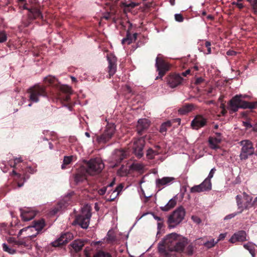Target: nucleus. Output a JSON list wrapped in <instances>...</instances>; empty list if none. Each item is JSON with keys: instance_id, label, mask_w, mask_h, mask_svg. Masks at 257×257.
<instances>
[{"instance_id": "35", "label": "nucleus", "mask_w": 257, "mask_h": 257, "mask_svg": "<svg viewBox=\"0 0 257 257\" xmlns=\"http://www.w3.org/2000/svg\"><path fill=\"white\" fill-rule=\"evenodd\" d=\"M94 257H111V255L108 252L100 250L95 254Z\"/></svg>"}, {"instance_id": "23", "label": "nucleus", "mask_w": 257, "mask_h": 257, "mask_svg": "<svg viewBox=\"0 0 257 257\" xmlns=\"http://www.w3.org/2000/svg\"><path fill=\"white\" fill-rule=\"evenodd\" d=\"M195 107L192 103H185L178 109V112L181 115H185L194 109Z\"/></svg>"}, {"instance_id": "17", "label": "nucleus", "mask_w": 257, "mask_h": 257, "mask_svg": "<svg viewBox=\"0 0 257 257\" xmlns=\"http://www.w3.org/2000/svg\"><path fill=\"white\" fill-rule=\"evenodd\" d=\"M107 59L108 62V73L110 78L116 72L117 58L116 57L111 55L107 56Z\"/></svg>"}, {"instance_id": "39", "label": "nucleus", "mask_w": 257, "mask_h": 257, "mask_svg": "<svg viewBox=\"0 0 257 257\" xmlns=\"http://www.w3.org/2000/svg\"><path fill=\"white\" fill-rule=\"evenodd\" d=\"M131 168L134 170L141 171L143 169V166L140 163H134L132 165Z\"/></svg>"}, {"instance_id": "24", "label": "nucleus", "mask_w": 257, "mask_h": 257, "mask_svg": "<svg viewBox=\"0 0 257 257\" xmlns=\"http://www.w3.org/2000/svg\"><path fill=\"white\" fill-rule=\"evenodd\" d=\"M176 203H177L176 198L175 197L171 199L169 201L168 203L167 204H166L165 206H161V209L164 211H167L170 210L171 209H172V208H173L174 207H175V206L176 205Z\"/></svg>"}, {"instance_id": "28", "label": "nucleus", "mask_w": 257, "mask_h": 257, "mask_svg": "<svg viewBox=\"0 0 257 257\" xmlns=\"http://www.w3.org/2000/svg\"><path fill=\"white\" fill-rule=\"evenodd\" d=\"M174 180L173 177H163L162 179H159L156 180V184L158 186H163L169 184Z\"/></svg>"}, {"instance_id": "60", "label": "nucleus", "mask_w": 257, "mask_h": 257, "mask_svg": "<svg viewBox=\"0 0 257 257\" xmlns=\"http://www.w3.org/2000/svg\"><path fill=\"white\" fill-rule=\"evenodd\" d=\"M239 10H241L244 8V5L242 3H240L239 2L237 4L236 6Z\"/></svg>"}, {"instance_id": "26", "label": "nucleus", "mask_w": 257, "mask_h": 257, "mask_svg": "<svg viewBox=\"0 0 257 257\" xmlns=\"http://www.w3.org/2000/svg\"><path fill=\"white\" fill-rule=\"evenodd\" d=\"M45 225L44 221L43 219L40 220L34 223V225L32 226H29L27 228L31 229L32 230L35 229L37 231V234L39 231H41L44 227Z\"/></svg>"}, {"instance_id": "2", "label": "nucleus", "mask_w": 257, "mask_h": 257, "mask_svg": "<svg viewBox=\"0 0 257 257\" xmlns=\"http://www.w3.org/2000/svg\"><path fill=\"white\" fill-rule=\"evenodd\" d=\"M85 164L80 168L75 175V181L78 183L86 179V174L95 175L100 173L104 167L103 162H85Z\"/></svg>"}, {"instance_id": "52", "label": "nucleus", "mask_w": 257, "mask_h": 257, "mask_svg": "<svg viewBox=\"0 0 257 257\" xmlns=\"http://www.w3.org/2000/svg\"><path fill=\"white\" fill-rule=\"evenodd\" d=\"M225 236L226 233H221L220 234H219L218 238L216 241H217L218 242L219 240L223 239L225 237Z\"/></svg>"}, {"instance_id": "8", "label": "nucleus", "mask_w": 257, "mask_h": 257, "mask_svg": "<svg viewBox=\"0 0 257 257\" xmlns=\"http://www.w3.org/2000/svg\"><path fill=\"white\" fill-rule=\"evenodd\" d=\"M20 7L23 10L28 11L27 16L30 21L37 19H43V15L38 6L32 5L29 7V4L26 1L23 4L20 5Z\"/></svg>"}, {"instance_id": "38", "label": "nucleus", "mask_w": 257, "mask_h": 257, "mask_svg": "<svg viewBox=\"0 0 257 257\" xmlns=\"http://www.w3.org/2000/svg\"><path fill=\"white\" fill-rule=\"evenodd\" d=\"M3 247L4 251L8 252V253L11 254H13L16 252L15 249L12 248H10L6 243H3Z\"/></svg>"}, {"instance_id": "37", "label": "nucleus", "mask_w": 257, "mask_h": 257, "mask_svg": "<svg viewBox=\"0 0 257 257\" xmlns=\"http://www.w3.org/2000/svg\"><path fill=\"white\" fill-rule=\"evenodd\" d=\"M217 243V241H216L214 239H212L209 241H207L206 242H204L203 244L208 248H210L213 247Z\"/></svg>"}, {"instance_id": "61", "label": "nucleus", "mask_w": 257, "mask_h": 257, "mask_svg": "<svg viewBox=\"0 0 257 257\" xmlns=\"http://www.w3.org/2000/svg\"><path fill=\"white\" fill-rule=\"evenodd\" d=\"M190 71H191V70L190 69H188L186 71H185L184 72H183L182 75L184 76H186L187 75L190 74Z\"/></svg>"}, {"instance_id": "50", "label": "nucleus", "mask_w": 257, "mask_h": 257, "mask_svg": "<svg viewBox=\"0 0 257 257\" xmlns=\"http://www.w3.org/2000/svg\"><path fill=\"white\" fill-rule=\"evenodd\" d=\"M106 191V187H103L101 189L99 190L98 193L100 195H102L105 193Z\"/></svg>"}, {"instance_id": "29", "label": "nucleus", "mask_w": 257, "mask_h": 257, "mask_svg": "<svg viewBox=\"0 0 257 257\" xmlns=\"http://www.w3.org/2000/svg\"><path fill=\"white\" fill-rule=\"evenodd\" d=\"M172 126V122L170 120H168L163 122L160 126V132L162 134L165 135L168 129L170 128Z\"/></svg>"}, {"instance_id": "59", "label": "nucleus", "mask_w": 257, "mask_h": 257, "mask_svg": "<svg viewBox=\"0 0 257 257\" xmlns=\"http://www.w3.org/2000/svg\"><path fill=\"white\" fill-rule=\"evenodd\" d=\"M153 216L154 219H155L156 220H157L158 222H161L163 221V219L160 217L157 216L153 214Z\"/></svg>"}, {"instance_id": "16", "label": "nucleus", "mask_w": 257, "mask_h": 257, "mask_svg": "<svg viewBox=\"0 0 257 257\" xmlns=\"http://www.w3.org/2000/svg\"><path fill=\"white\" fill-rule=\"evenodd\" d=\"M150 125V121L147 119H140L138 121V123L136 126L137 133L140 136L142 135L147 131Z\"/></svg>"}, {"instance_id": "13", "label": "nucleus", "mask_w": 257, "mask_h": 257, "mask_svg": "<svg viewBox=\"0 0 257 257\" xmlns=\"http://www.w3.org/2000/svg\"><path fill=\"white\" fill-rule=\"evenodd\" d=\"M183 78L179 74L171 73L166 77L167 84L172 88H175L180 85Z\"/></svg>"}, {"instance_id": "11", "label": "nucleus", "mask_w": 257, "mask_h": 257, "mask_svg": "<svg viewBox=\"0 0 257 257\" xmlns=\"http://www.w3.org/2000/svg\"><path fill=\"white\" fill-rule=\"evenodd\" d=\"M236 199L237 205L239 208H244L246 209L253 206L252 198L245 193H243L242 198L241 196L237 195Z\"/></svg>"}, {"instance_id": "53", "label": "nucleus", "mask_w": 257, "mask_h": 257, "mask_svg": "<svg viewBox=\"0 0 257 257\" xmlns=\"http://www.w3.org/2000/svg\"><path fill=\"white\" fill-rule=\"evenodd\" d=\"M157 225H158V229L159 230L157 232V234H158V233H159V231H160L159 230L162 228V227L163 226V221H161V222H158Z\"/></svg>"}, {"instance_id": "19", "label": "nucleus", "mask_w": 257, "mask_h": 257, "mask_svg": "<svg viewBox=\"0 0 257 257\" xmlns=\"http://www.w3.org/2000/svg\"><path fill=\"white\" fill-rule=\"evenodd\" d=\"M130 152L128 149H116L113 154L114 161H122L127 159L129 156Z\"/></svg>"}, {"instance_id": "36", "label": "nucleus", "mask_w": 257, "mask_h": 257, "mask_svg": "<svg viewBox=\"0 0 257 257\" xmlns=\"http://www.w3.org/2000/svg\"><path fill=\"white\" fill-rule=\"evenodd\" d=\"M8 36L6 32L5 31H0V43H3L7 41Z\"/></svg>"}, {"instance_id": "3", "label": "nucleus", "mask_w": 257, "mask_h": 257, "mask_svg": "<svg viewBox=\"0 0 257 257\" xmlns=\"http://www.w3.org/2000/svg\"><path fill=\"white\" fill-rule=\"evenodd\" d=\"M243 98H245V96L241 94L236 95L229 101L227 109L230 113L237 111L239 108L254 109L257 107V101L248 102L243 100Z\"/></svg>"}, {"instance_id": "56", "label": "nucleus", "mask_w": 257, "mask_h": 257, "mask_svg": "<svg viewBox=\"0 0 257 257\" xmlns=\"http://www.w3.org/2000/svg\"><path fill=\"white\" fill-rule=\"evenodd\" d=\"M59 210V208L58 207H56V208H54L51 211V214L52 215H54L56 213H57L58 211Z\"/></svg>"}, {"instance_id": "55", "label": "nucleus", "mask_w": 257, "mask_h": 257, "mask_svg": "<svg viewBox=\"0 0 257 257\" xmlns=\"http://www.w3.org/2000/svg\"><path fill=\"white\" fill-rule=\"evenodd\" d=\"M73 160V156H65L64 158V161H72Z\"/></svg>"}, {"instance_id": "33", "label": "nucleus", "mask_w": 257, "mask_h": 257, "mask_svg": "<svg viewBox=\"0 0 257 257\" xmlns=\"http://www.w3.org/2000/svg\"><path fill=\"white\" fill-rule=\"evenodd\" d=\"M201 184H203L202 188L205 189L204 191L210 190L211 189V183L209 179H205Z\"/></svg>"}, {"instance_id": "21", "label": "nucleus", "mask_w": 257, "mask_h": 257, "mask_svg": "<svg viewBox=\"0 0 257 257\" xmlns=\"http://www.w3.org/2000/svg\"><path fill=\"white\" fill-rule=\"evenodd\" d=\"M187 244V239L180 236L174 245L172 251L182 252L184 250L185 246Z\"/></svg>"}, {"instance_id": "58", "label": "nucleus", "mask_w": 257, "mask_h": 257, "mask_svg": "<svg viewBox=\"0 0 257 257\" xmlns=\"http://www.w3.org/2000/svg\"><path fill=\"white\" fill-rule=\"evenodd\" d=\"M71 162H64V163L62 165L61 168L62 169H64L66 166L69 165Z\"/></svg>"}, {"instance_id": "27", "label": "nucleus", "mask_w": 257, "mask_h": 257, "mask_svg": "<svg viewBox=\"0 0 257 257\" xmlns=\"http://www.w3.org/2000/svg\"><path fill=\"white\" fill-rule=\"evenodd\" d=\"M84 245V241L80 239L75 240L71 244L72 248L76 252L81 250Z\"/></svg>"}, {"instance_id": "46", "label": "nucleus", "mask_w": 257, "mask_h": 257, "mask_svg": "<svg viewBox=\"0 0 257 257\" xmlns=\"http://www.w3.org/2000/svg\"><path fill=\"white\" fill-rule=\"evenodd\" d=\"M252 7L254 13L257 15V0H253L252 4Z\"/></svg>"}, {"instance_id": "49", "label": "nucleus", "mask_w": 257, "mask_h": 257, "mask_svg": "<svg viewBox=\"0 0 257 257\" xmlns=\"http://www.w3.org/2000/svg\"><path fill=\"white\" fill-rule=\"evenodd\" d=\"M237 54L236 52L233 51V50H228L227 52H226V54L228 55V56H235Z\"/></svg>"}, {"instance_id": "31", "label": "nucleus", "mask_w": 257, "mask_h": 257, "mask_svg": "<svg viewBox=\"0 0 257 257\" xmlns=\"http://www.w3.org/2000/svg\"><path fill=\"white\" fill-rule=\"evenodd\" d=\"M208 142L210 147L212 149H215L218 147L217 144L221 142V139L218 138H214L212 137H210L209 138Z\"/></svg>"}, {"instance_id": "47", "label": "nucleus", "mask_w": 257, "mask_h": 257, "mask_svg": "<svg viewBox=\"0 0 257 257\" xmlns=\"http://www.w3.org/2000/svg\"><path fill=\"white\" fill-rule=\"evenodd\" d=\"M215 169L214 168H212L209 172V174L208 176V177L206 179H210L213 177L214 173L215 172Z\"/></svg>"}, {"instance_id": "32", "label": "nucleus", "mask_w": 257, "mask_h": 257, "mask_svg": "<svg viewBox=\"0 0 257 257\" xmlns=\"http://www.w3.org/2000/svg\"><path fill=\"white\" fill-rule=\"evenodd\" d=\"M255 244L251 242H248L247 243L243 244V247L249 251L252 257H254L255 256Z\"/></svg>"}, {"instance_id": "25", "label": "nucleus", "mask_w": 257, "mask_h": 257, "mask_svg": "<svg viewBox=\"0 0 257 257\" xmlns=\"http://www.w3.org/2000/svg\"><path fill=\"white\" fill-rule=\"evenodd\" d=\"M66 238L64 233H62L60 237L52 243V245L56 247L67 243L68 241Z\"/></svg>"}, {"instance_id": "18", "label": "nucleus", "mask_w": 257, "mask_h": 257, "mask_svg": "<svg viewBox=\"0 0 257 257\" xmlns=\"http://www.w3.org/2000/svg\"><path fill=\"white\" fill-rule=\"evenodd\" d=\"M21 216L25 221H28L32 219L36 215L35 212L31 208H21Z\"/></svg>"}, {"instance_id": "43", "label": "nucleus", "mask_w": 257, "mask_h": 257, "mask_svg": "<svg viewBox=\"0 0 257 257\" xmlns=\"http://www.w3.org/2000/svg\"><path fill=\"white\" fill-rule=\"evenodd\" d=\"M175 18L176 21L179 22H182L184 20V18L181 14H176L175 15Z\"/></svg>"}, {"instance_id": "7", "label": "nucleus", "mask_w": 257, "mask_h": 257, "mask_svg": "<svg viewBox=\"0 0 257 257\" xmlns=\"http://www.w3.org/2000/svg\"><path fill=\"white\" fill-rule=\"evenodd\" d=\"M91 216L90 208L87 205L82 208L81 214L76 217L73 223L77 224L82 228L86 229L89 226Z\"/></svg>"}, {"instance_id": "6", "label": "nucleus", "mask_w": 257, "mask_h": 257, "mask_svg": "<svg viewBox=\"0 0 257 257\" xmlns=\"http://www.w3.org/2000/svg\"><path fill=\"white\" fill-rule=\"evenodd\" d=\"M153 135L146 136L145 138L141 137L135 139L132 146L133 153L138 159H140L144 156V147L145 145V139L151 141ZM151 143V141H150Z\"/></svg>"}, {"instance_id": "63", "label": "nucleus", "mask_w": 257, "mask_h": 257, "mask_svg": "<svg viewBox=\"0 0 257 257\" xmlns=\"http://www.w3.org/2000/svg\"><path fill=\"white\" fill-rule=\"evenodd\" d=\"M252 131L257 132V123L252 125Z\"/></svg>"}, {"instance_id": "62", "label": "nucleus", "mask_w": 257, "mask_h": 257, "mask_svg": "<svg viewBox=\"0 0 257 257\" xmlns=\"http://www.w3.org/2000/svg\"><path fill=\"white\" fill-rule=\"evenodd\" d=\"M117 196V195H116V193H113V192H112L111 195H110V199L111 200H113Z\"/></svg>"}, {"instance_id": "41", "label": "nucleus", "mask_w": 257, "mask_h": 257, "mask_svg": "<svg viewBox=\"0 0 257 257\" xmlns=\"http://www.w3.org/2000/svg\"><path fill=\"white\" fill-rule=\"evenodd\" d=\"M123 186L122 184H119L115 189L113 191V193H116V195H118L119 193L122 191Z\"/></svg>"}, {"instance_id": "48", "label": "nucleus", "mask_w": 257, "mask_h": 257, "mask_svg": "<svg viewBox=\"0 0 257 257\" xmlns=\"http://www.w3.org/2000/svg\"><path fill=\"white\" fill-rule=\"evenodd\" d=\"M243 123L246 128H252V125L248 121H243Z\"/></svg>"}, {"instance_id": "22", "label": "nucleus", "mask_w": 257, "mask_h": 257, "mask_svg": "<svg viewBox=\"0 0 257 257\" xmlns=\"http://www.w3.org/2000/svg\"><path fill=\"white\" fill-rule=\"evenodd\" d=\"M246 240V232L241 230L235 233L230 238L229 241L231 243H235L236 241H243Z\"/></svg>"}, {"instance_id": "10", "label": "nucleus", "mask_w": 257, "mask_h": 257, "mask_svg": "<svg viewBox=\"0 0 257 257\" xmlns=\"http://www.w3.org/2000/svg\"><path fill=\"white\" fill-rule=\"evenodd\" d=\"M240 145L242 146L241 152L240 154V157L241 160L247 159L248 156L254 155L256 157L253 158L254 159H257V152L253 154L254 148L251 141L249 140H243L240 142Z\"/></svg>"}, {"instance_id": "51", "label": "nucleus", "mask_w": 257, "mask_h": 257, "mask_svg": "<svg viewBox=\"0 0 257 257\" xmlns=\"http://www.w3.org/2000/svg\"><path fill=\"white\" fill-rule=\"evenodd\" d=\"M204 81V79L202 77H198L196 79L195 83L196 84H200Z\"/></svg>"}, {"instance_id": "34", "label": "nucleus", "mask_w": 257, "mask_h": 257, "mask_svg": "<svg viewBox=\"0 0 257 257\" xmlns=\"http://www.w3.org/2000/svg\"><path fill=\"white\" fill-rule=\"evenodd\" d=\"M203 184H199L198 185H195L190 188V192L195 193H199L201 192H204V189H203L202 187Z\"/></svg>"}, {"instance_id": "1", "label": "nucleus", "mask_w": 257, "mask_h": 257, "mask_svg": "<svg viewBox=\"0 0 257 257\" xmlns=\"http://www.w3.org/2000/svg\"><path fill=\"white\" fill-rule=\"evenodd\" d=\"M44 81L45 85L36 84L28 89L30 101L37 103L39 101L40 97H46L53 102L58 99L64 102H68L70 100L71 87L57 84L56 78L51 76L45 77Z\"/></svg>"}, {"instance_id": "15", "label": "nucleus", "mask_w": 257, "mask_h": 257, "mask_svg": "<svg viewBox=\"0 0 257 257\" xmlns=\"http://www.w3.org/2000/svg\"><path fill=\"white\" fill-rule=\"evenodd\" d=\"M207 119L202 115H197L191 121V126L194 130H198L206 125Z\"/></svg>"}, {"instance_id": "40", "label": "nucleus", "mask_w": 257, "mask_h": 257, "mask_svg": "<svg viewBox=\"0 0 257 257\" xmlns=\"http://www.w3.org/2000/svg\"><path fill=\"white\" fill-rule=\"evenodd\" d=\"M193 246L192 245H189L186 249V253H187L189 255H191L193 253Z\"/></svg>"}, {"instance_id": "5", "label": "nucleus", "mask_w": 257, "mask_h": 257, "mask_svg": "<svg viewBox=\"0 0 257 257\" xmlns=\"http://www.w3.org/2000/svg\"><path fill=\"white\" fill-rule=\"evenodd\" d=\"M185 214V209L183 206H180L176 208L168 217L169 228H173L179 224L184 219Z\"/></svg>"}, {"instance_id": "4", "label": "nucleus", "mask_w": 257, "mask_h": 257, "mask_svg": "<svg viewBox=\"0 0 257 257\" xmlns=\"http://www.w3.org/2000/svg\"><path fill=\"white\" fill-rule=\"evenodd\" d=\"M180 235L172 233L167 235L158 244V251L162 254L167 256L169 251H172L174 245Z\"/></svg>"}, {"instance_id": "14", "label": "nucleus", "mask_w": 257, "mask_h": 257, "mask_svg": "<svg viewBox=\"0 0 257 257\" xmlns=\"http://www.w3.org/2000/svg\"><path fill=\"white\" fill-rule=\"evenodd\" d=\"M132 26V24L129 23V27L126 31V37L121 40V44L122 45H130L131 44L135 42L137 39L138 33H135L132 34L131 32Z\"/></svg>"}, {"instance_id": "9", "label": "nucleus", "mask_w": 257, "mask_h": 257, "mask_svg": "<svg viewBox=\"0 0 257 257\" xmlns=\"http://www.w3.org/2000/svg\"><path fill=\"white\" fill-rule=\"evenodd\" d=\"M155 66L159 74L156 79L162 78L170 70L171 68V65L163 59L161 54H159L157 57Z\"/></svg>"}, {"instance_id": "44", "label": "nucleus", "mask_w": 257, "mask_h": 257, "mask_svg": "<svg viewBox=\"0 0 257 257\" xmlns=\"http://www.w3.org/2000/svg\"><path fill=\"white\" fill-rule=\"evenodd\" d=\"M64 234L66 237V238L68 240V241H69L70 240L72 239L74 237L73 234L69 232H65L64 233Z\"/></svg>"}, {"instance_id": "64", "label": "nucleus", "mask_w": 257, "mask_h": 257, "mask_svg": "<svg viewBox=\"0 0 257 257\" xmlns=\"http://www.w3.org/2000/svg\"><path fill=\"white\" fill-rule=\"evenodd\" d=\"M252 204H253V206L257 205V196L255 198L254 200L252 201Z\"/></svg>"}, {"instance_id": "20", "label": "nucleus", "mask_w": 257, "mask_h": 257, "mask_svg": "<svg viewBox=\"0 0 257 257\" xmlns=\"http://www.w3.org/2000/svg\"><path fill=\"white\" fill-rule=\"evenodd\" d=\"M163 151L162 148L159 145H156L153 148H149L146 153V156L148 159L152 160L155 158V156L159 155Z\"/></svg>"}, {"instance_id": "45", "label": "nucleus", "mask_w": 257, "mask_h": 257, "mask_svg": "<svg viewBox=\"0 0 257 257\" xmlns=\"http://www.w3.org/2000/svg\"><path fill=\"white\" fill-rule=\"evenodd\" d=\"M191 219L193 220V221L199 224L201 222V219L196 216H192L191 217Z\"/></svg>"}, {"instance_id": "12", "label": "nucleus", "mask_w": 257, "mask_h": 257, "mask_svg": "<svg viewBox=\"0 0 257 257\" xmlns=\"http://www.w3.org/2000/svg\"><path fill=\"white\" fill-rule=\"evenodd\" d=\"M115 132V126L113 124L108 125L103 134L98 136L97 141L99 143H106L112 137Z\"/></svg>"}, {"instance_id": "57", "label": "nucleus", "mask_w": 257, "mask_h": 257, "mask_svg": "<svg viewBox=\"0 0 257 257\" xmlns=\"http://www.w3.org/2000/svg\"><path fill=\"white\" fill-rule=\"evenodd\" d=\"M235 215H236V214H231L228 215L225 217L224 219L226 220V219H231V218H233V217H234L235 216Z\"/></svg>"}, {"instance_id": "54", "label": "nucleus", "mask_w": 257, "mask_h": 257, "mask_svg": "<svg viewBox=\"0 0 257 257\" xmlns=\"http://www.w3.org/2000/svg\"><path fill=\"white\" fill-rule=\"evenodd\" d=\"M27 172H29L30 173L33 174L36 172V170L33 169L31 167H27Z\"/></svg>"}, {"instance_id": "30", "label": "nucleus", "mask_w": 257, "mask_h": 257, "mask_svg": "<svg viewBox=\"0 0 257 257\" xmlns=\"http://www.w3.org/2000/svg\"><path fill=\"white\" fill-rule=\"evenodd\" d=\"M139 5L138 3H136L134 2H131L128 4H126L124 3H121V7L123 8V11L124 13H126L127 12L130 11L131 9L134 8L136 6Z\"/></svg>"}, {"instance_id": "42", "label": "nucleus", "mask_w": 257, "mask_h": 257, "mask_svg": "<svg viewBox=\"0 0 257 257\" xmlns=\"http://www.w3.org/2000/svg\"><path fill=\"white\" fill-rule=\"evenodd\" d=\"M114 15V13L113 12H108L103 15V18L105 19L106 20H108Z\"/></svg>"}]
</instances>
